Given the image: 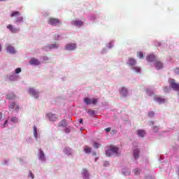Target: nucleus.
Segmentation results:
<instances>
[{"label":"nucleus","instance_id":"f257e3e1","mask_svg":"<svg viewBox=\"0 0 179 179\" xmlns=\"http://www.w3.org/2000/svg\"><path fill=\"white\" fill-rule=\"evenodd\" d=\"M10 17H15V23L23 22V16L21 15L20 11H13L10 14Z\"/></svg>","mask_w":179,"mask_h":179},{"label":"nucleus","instance_id":"f03ea898","mask_svg":"<svg viewBox=\"0 0 179 179\" xmlns=\"http://www.w3.org/2000/svg\"><path fill=\"white\" fill-rule=\"evenodd\" d=\"M48 23L50 24V26H61V24H62L59 19L55 17H50L48 20Z\"/></svg>","mask_w":179,"mask_h":179},{"label":"nucleus","instance_id":"7ed1b4c3","mask_svg":"<svg viewBox=\"0 0 179 179\" xmlns=\"http://www.w3.org/2000/svg\"><path fill=\"white\" fill-rule=\"evenodd\" d=\"M106 156H113V155H118V148L116 146H110V149L106 152Z\"/></svg>","mask_w":179,"mask_h":179},{"label":"nucleus","instance_id":"20e7f679","mask_svg":"<svg viewBox=\"0 0 179 179\" xmlns=\"http://www.w3.org/2000/svg\"><path fill=\"white\" fill-rule=\"evenodd\" d=\"M169 85H170L171 89H173V90H176V92H178L179 84L176 83V80H174V79L169 80Z\"/></svg>","mask_w":179,"mask_h":179},{"label":"nucleus","instance_id":"39448f33","mask_svg":"<svg viewBox=\"0 0 179 179\" xmlns=\"http://www.w3.org/2000/svg\"><path fill=\"white\" fill-rule=\"evenodd\" d=\"M99 101L98 99H90L89 98H85L84 99V102L87 105L93 104V106H96L97 104V102Z\"/></svg>","mask_w":179,"mask_h":179},{"label":"nucleus","instance_id":"423d86ee","mask_svg":"<svg viewBox=\"0 0 179 179\" xmlns=\"http://www.w3.org/2000/svg\"><path fill=\"white\" fill-rule=\"evenodd\" d=\"M8 108H9V110H15V111L18 113L20 107L19 106V105L17 103H16L15 102H12L9 105Z\"/></svg>","mask_w":179,"mask_h":179},{"label":"nucleus","instance_id":"0eeeda50","mask_svg":"<svg viewBox=\"0 0 179 179\" xmlns=\"http://www.w3.org/2000/svg\"><path fill=\"white\" fill-rule=\"evenodd\" d=\"M76 44L75 43H69L66 44L65 46V49L68 51H73V50H76Z\"/></svg>","mask_w":179,"mask_h":179},{"label":"nucleus","instance_id":"6e6552de","mask_svg":"<svg viewBox=\"0 0 179 179\" xmlns=\"http://www.w3.org/2000/svg\"><path fill=\"white\" fill-rule=\"evenodd\" d=\"M7 29H8V30H10L11 33H19V31H20V29L13 27V25L12 24L7 25Z\"/></svg>","mask_w":179,"mask_h":179},{"label":"nucleus","instance_id":"1a4fd4ad","mask_svg":"<svg viewBox=\"0 0 179 179\" xmlns=\"http://www.w3.org/2000/svg\"><path fill=\"white\" fill-rule=\"evenodd\" d=\"M29 93L31 94V96H33L36 99H38V92L34 88H29Z\"/></svg>","mask_w":179,"mask_h":179},{"label":"nucleus","instance_id":"9d476101","mask_svg":"<svg viewBox=\"0 0 179 179\" xmlns=\"http://www.w3.org/2000/svg\"><path fill=\"white\" fill-rule=\"evenodd\" d=\"M155 101H157L159 104H163V103H166V99L162 98L160 96H155L154 98Z\"/></svg>","mask_w":179,"mask_h":179},{"label":"nucleus","instance_id":"9b49d317","mask_svg":"<svg viewBox=\"0 0 179 179\" xmlns=\"http://www.w3.org/2000/svg\"><path fill=\"white\" fill-rule=\"evenodd\" d=\"M120 93L122 96L126 97V96H128V90L125 87H122L120 90Z\"/></svg>","mask_w":179,"mask_h":179},{"label":"nucleus","instance_id":"f8f14e48","mask_svg":"<svg viewBox=\"0 0 179 179\" xmlns=\"http://www.w3.org/2000/svg\"><path fill=\"white\" fill-rule=\"evenodd\" d=\"M127 64L130 66H134V65H136V60L132 57H129L127 62Z\"/></svg>","mask_w":179,"mask_h":179},{"label":"nucleus","instance_id":"ddd939ff","mask_svg":"<svg viewBox=\"0 0 179 179\" xmlns=\"http://www.w3.org/2000/svg\"><path fill=\"white\" fill-rule=\"evenodd\" d=\"M48 117L50 120V121H57V115L52 114V113H48Z\"/></svg>","mask_w":179,"mask_h":179},{"label":"nucleus","instance_id":"4468645a","mask_svg":"<svg viewBox=\"0 0 179 179\" xmlns=\"http://www.w3.org/2000/svg\"><path fill=\"white\" fill-rule=\"evenodd\" d=\"M29 64L30 65H40V61L36 58H31Z\"/></svg>","mask_w":179,"mask_h":179},{"label":"nucleus","instance_id":"2eb2a0df","mask_svg":"<svg viewBox=\"0 0 179 179\" xmlns=\"http://www.w3.org/2000/svg\"><path fill=\"white\" fill-rule=\"evenodd\" d=\"M147 61H148L149 62H153L156 61V56H155L154 55H148Z\"/></svg>","mask_w":179,"mask_h":179},{"label":"nucleus","instance_id":"dca6fc26","mask_svg":"<svg viewBox=\"0 0 179 179\" xmlns=\"http://www.w3.org/2000/svg\"><path fill=\"white\" fill-rule=\"evenodd\" d=\"M133 153H134V157L136 160L139 159V153H140L139 149L138 148L134 149Z\"/></svg>","mask_w":179,"mask_h":179},{"label":"nucleus","instance_id":"f3484780","mask_svg":"<svg viewBox=\"0 0 179 179\" xmlns=\"http://www.w3.org/2000/svg\"><path fill=\"white\" fill-rule=\"evenodd\" d=\"M7 51L8 52H10V54H15L16 53V50H15V48H13V46L8 45L7 47Z\"/></svg>","mask_w":179,"mask_h":179},{"label":"nucleus","instance_id":"a211bd4d","mask_svg":"<svg viewBox=\"0 0 179 179\" xmlns=\"http://www.w3.org/2000/svg\"><path fill=\"white\" fill-rule=\"evenodd\" d=\"M72 24H73L74 26H83V21H80V20H75L72 22Z\"/></svg>","mask_w":179,"mask_h":179},{"label":"nucleus","instance_id":"6ab92c4d","mask_svg":"<svg viewBox=\"0 0 179 179\" xmlns=\"http://www.w3.org/2000/svg\"><path fill=\"white\" fill-rule=\"evenodd\" d=\"M39 159L42 162H45V155H44V152H43V150H40Z\"/></svg>","mask_w":179,"mask_h":179},{"label":"nucleus","instance_id":"aec40b11","mask_svg":"<svg viewBox=\"0 0 179 179\" xmlns=\"http://www.w3.org/2000/svg\"><path fill=\"white\" fill-rule=\"evenodd\" d=\"M155 68L157 71H159V69H162L163 68V63H162V62H157Z\"/></svg>","mask_w":179,"mask_h":179},{"label":"nucleus","instance_id":"412c9836","mask_svg":"<svg viewBox=\"0 0 179 179\" xmlns=\"http://www.w3.org/2000/svg\"><path fill=\"white\" fill-rule=\"evenodd\" d=\"M137 134L138 136H141V138H143V136H145L146 134L144 130H138Z\"/></svg>","mask_w":179,"mask_h":179},{"label":"nucleus","instance_id":"4be33fe9","mask_svg":"<svg viewBox=\"0 0 179 179\" xmlns=\"http://www.w3.org/2000/svg\"><path fill=\"white\" fill-rule=\"evenodd\" d=\"M66 125H68V124H66V120H62L59 123V127H66Z\"/></svg>","mask_w":179,"mask_h":179},{"label":"nucleus","instance_id":"5701e85b","mask_svg":"<svg viewBox=\"0 0 179 179\" xmlns=\"http://www.w3.org/2000/svg\"><path fill=\"white\" fill-rule=\"evenodd\" d=\"M146 93L148 96H153L155 94V93L153 92V91H152L150 89H147L146 90Z\"/></svg>","mask_w":179,"mask_h":179},{"label":"nucleus","instance_id":"b1692460","mask_svg":"<svg viewBox=\"0 0 179 179\" xmlns=\"http://www.w3.org/2000/svg\"><path fill=\"white\" fill-rule=\"evenodd\" d=\"M82 174L84 176V177H89V172L87 171V169H83Z\"/></svg>","mask_w":179,"mask_h":179},{"label":"nucleus","instance_id":"393cba45","mask_svg":"<svg viewBox=\"0 0 179 179\" xmlns=\"http://www.w3.org/2000/svg\"><path fill=\"white\" fill-rule=\"evenodd\" d=\"M48 48H50V50H52L54 48H58V46L57 45V44L54 43V44L48 45Z\"/></svg>","mask_w":179,"mask_h":179},{"label":"nucleus","instance_id":"a878e982","mask_svg":"<svg viewBox=\"0 0 179 179\" xmlns=\"http://www.w3.org/2000/svg\"><path fill=\"white\" fill-rule=\"evenodd\" d=\"M6 99L7 100H12V99H15V94H7L6 96Z\"/></svg>","mask_w":179,"mask_h":179},{"label":"nucleus","instance_id":"bb28decb","mask_svg":"<svg viewBox=\"0 0 179 179\" xmlns=\"http://www.w3.org/2000/svg\"><path fill=\"white\" fill-rule=\"evenodd\" d=\"M133 71H134L136 73H139L141 72V67L134 66L133 67Z\"/></svg>","mask_w":179,"mask_h":179},{"label":"nucleus","instance_id":"cd10ccee","mask_svg":"<svg viewBox=\"0 0 179 179\" xmlns=\"http://www.w3.org/2000/svg\"><path fill=\"white\" fill-rule=\"evenodd\" d=\"M137 57H138L140 58V59L145 58V56L143 55V52H138Z\"/></svg>","mask_w":179,"mask_h":179},{"label":"nucleus","instance_id":"c85d7f7f","mask_svg":"<svg viewBox=\"0 0 179 179\" xmlns=\"http://www.w3.org/2000/svg\"><path fill=\"white\" fill-rule=\"evenodd\" d=\"M84 151L85 152V153H90L92 152V148H90L87 146H85L84 148Z\"/></svg>","mask_w":179,"mask_h":179},{"label":"nucleus","instance_id":"c756f323","mask_svg":"<svg viewBox=\"0 0 179 179\" xmlns=\"http://www.w3.org/2000/svg\"><path fill=\"white\" fill-rule=\"evenodd\" d=\"M134 173L135 176H139V174H141V170L136 169L134 170Z\"/></svg>","mask_w":179,"mask_h":179},{"label":"nucleus","instance_id":"7c9ffc66","mask_svg":"<svg viewBox=\"0 0 179 179\" xmlns=\"http://www.w3.org/2000/svg\"><path fill=\"white\" fill-rule=\"evenodd\" d=\"M10 121L11 122H14V123H16V122H18V120L16 117H11L10 118Z\"/></svg>","mask_w":179,"mask_h":179},{"label":"nucleus","instance_id":"2f4dec72","mask_svg":"<svg viewBox=\"0 0 179 179\" xmlns=\"http://www.w3.org/2000/svg\"><path fill=\"white\" fill-rule=\"evenodd\" d=\"M34 136L37 138V127L36 126L34 127Z\"/></svg>","mask_w":179,"mask_h":179},{"label":"nucleus","instance_id":"473e14b6","mask_svg":"<svg viewBox=\"0 0 179 179\" xmlns=\"http://www.w3.org/2000/svg\"><path fill=\"white\" fill-rule=\"evenodd\" d=\"M148 117H150V118L155 117V112H153V111L148 112Z\"/></svg>","mask_w":179,"mask_h":179},{"label":"nucleus","instance_id":"72a5a7b5","mask_svg":"<svg viewBox=\"0 0 179 179\" xmlns=\"http://www.w3.org/2000/svg\"><path fill=\"white\" fill-rule=\"evenodd\" d=\"M93 146H94V148H95V149H99V147L100 146V144H99L98 143L94 142L93 143Z\"/></svg>","mask_w":179,"mask_h":179},{"label":"nucleus","instance_id":"f704fd0d","mask_svg":"<svg viewBox=\"0 0 179 179\" xmlns=\"http://www.w3.org/2000/svg\"><path fill=\"white\" fill-rule=\"evenodd\" d=\"M87 113L90 114V115H94V110H90L87 111Z\"/></svg>","mask_w":179,"mask_h":179},{"label":"nucleus","instance_id":"c9c22d12","mask_svg":"<svg viewBox=\"0 0 179 179\" xmlns=\"http://www.w3.org/2000/svg\"><path fill=\"white\" fill-rule=\"evenodd\" d=\"M22 72V69L17 68L15 69V73H20Z\"/></svg>","mask_w":179,"mask_h":179},{"label":"nucleus","instance_id":"e433bc0d","mask_svg":"<svg viewBox=\"0 0 179 179\" xmlns=\"http://www.w3.org/2000/svg\"><path fill=\"white\" fill-rule=\"evenodd\" d=\"M6 127H8V120H6L3 124V128H6Z\"/></svg>","mask_w":179,"mask_h":179},{"label":"nucleus","instance_id":"4c0bfd02","mask_svg":"<svg viewBox=\"0 0 179 179\" xmlns=\"http://www.w3.org/2000/svg\"><path fill=\"white\" fill-rule=\"evenodd\" d=\"M29 177H31L32 179L34 178V175L33 174V173H31V171H29Z\"/></svg>","mask_w":179,"mask_h":179},{"label":"nucleus","instance_id":"58836bf2","mask_svg":"<svg viewBox=\"0 0 179 179\" xmlns=\"http://www.w3.org/2000/svg\"><path fill=\"white\" fill-rule=\"evenodd\" d=\"M169 90H170V87H165L164 88V92H168Z\"/></svg>","mask_w":179,"mask_h":179},{"label":"nucleus","instance_id":"ea45409f","mask_svg":"<svg viewBox=\"0 0 179 179\" xmlns=\"http://www.w3.org/2000/svg\"><path fill=\"white\" fill-rule=\"evenodd\" d=\"M106 132H110L111 131V127H108L105 129Z\"/></svg>","mask_w":179,"mask_h":179},{"label":"nucleus","instance_id":"a19ab883","mask_svg":"<svg viewBox=\"0 0 179 179\" xmlns=\"http://www.w3.org/2000/svg\"><path fill=\"white\" fill-rule=\"evenodd\" d=\"M175 72L177 75H179V68L176 69Z\"/></svg>","mask_w":179,"mask_h":179},{"label":"nucleus","instance_id":"79ce46f5","mask_svg":"<svg viewBox=\"0 0 179 179\" xmlns=\"http://www.w3.org/2000/svg\"><path fill=\"white\" fill-rule=\"evenodd\" d=\"M154 130H155V132H157V131L159 130V128L157 127H154Z\"/></svg>","mask_w":179,"mask_h":179},{"label":"nucleus","instance_id":"37998d69","mask_svg":"<svg viewBox=\"0 0 179 179\" xmlns=\"http://www.w3.org/2000/svg\"><path fill=\"white\" fill-rule=\"evenodd\" d=\"M80 124H83V119L80 118L79 119Z\"/></svg>","mask_w":179,"mask_h":179},{"label":"nucleus","instance_id":"c03bdc74","mask_svg":"<svg viewBox=\"0 0 179 179\" xmlns=\"http://www.w3.org/2000/svg\"><path fill=\"white\" fill-rule=\"evenodd\" d=\"M2 116H3L2 113H0V120H2Z\"/></svg>","mask_w":179,"mask_h":179},{"label":"nucleus","instance_id":"a18cd8bd","mask_svg":"<svg viewBox=\"0 0 179 179\" xmlns=\"http://www.w3.org/2000/svg\"><path fill=\"white\" fill-rule=\"evenodd\" d=\"M65 131H66V134H69V129H65Z\"/></svg>","mask_w":179,"mask_h":179},{"label":"nucleus","instance_id":"49530a36","mask_svg":"<svg viewBox=\"0 0 179 179\" xmlns=\"http://www.w3.org/2000/svg\"><path fill=\"white\" fill-rule=\"evenodd\" d=\"M2 51V45L0 44V52Z\"/></svg>","mask_w":179,"mask_h":179},{"label":"nucleus","instance_id":"de8ad7c7","mask_svg":"<svg viewBox=\"0 0 179 179\" xmlns=\"http://www.w3.org/2000/svg\"><path fill=\"white\" fill-rule=\"evenodd\" d=\"M0 1H5V0H0Z\"/></svg>","mask_w":179,"mask_h":179}]
</instances>
